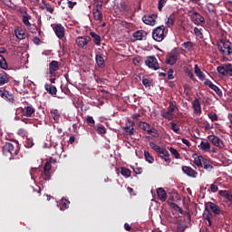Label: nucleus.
Wrapping results in <instances>:
<instances>
[{
    "label": "nucleus",
    "mask_w": 232,
    "mask_h": 232,
    "mask_svg": "<svg viewBox=\"0 0 232 232\" xmlns=\"http://www.w3.org/2000/svg\"><path fill=\"white\" fill-rule=\"evenodd\" d=\"M210 191H212V193H217V191H218V186H217L215 184H211L210 185Z\"/></svg>",
    "instance_id": "338daca9"
},
{
    "label": "nucleus",
    "mask_w": 232,
    "mask_h": 232,
    "mask_svg": "<svg viewBox=\"0 0 232 232\" xmlns=\"http://www.w3.org/2000/svg\"><path fill=\"white\" fill-rule=\"evenodd\" d=\"M86 122L91 128H95V120L92 116L88 115L86 117Z\"/></svg>",
    "instance_id": "49530a36"
},
{
    "label": "nucleus",
    "mask_w": 232,
    "mask_h": 232,
    "mask_svg": "<svg viewBox=\"0 0 232 232\" xmlns=\"http://www.w3.org/2000/svg\"><path fill=\"white\" fill-rule=\"evenodd\" d=\"M192 158L194 159V164H196L198 168H200V166H202V160H204V157L198 156V154L194 153L192 155Z\"/></svg>",
    "instance_id": "c756f323"
},
{
    "label": "nucleus",
    "mask_w": 232,
    "mask_h": 232,
    "mask_svg": "<svg viewBox=\"0 0 232 232\" xmlns=\"http://www.w3.org/2000/svg\"><path fill=\"white\" fill-rule=\"evenodd\" d=\"M93 130H95L99 135H105L106 133V128L103 125L95 126Z\"/></svg>",
    "instance_id": "79ce46f5"
},
{
    "label": "nucleus",
    "mask_w": 232,
    "mask_h": 232,
    "mask_svg": "<svg viewBox=\"0 0 232 232\" xmlns=\"http://www.w3.org/2000/svg\"><path fill=\"white\" fill-rule=\"evenodd\" d=\"M60 205L63 209H68V208H70V200L63 198L60 201Z\"/></svg>",
    "instance_id": "a18cd8bd"
},
{
    "label": "nucleus",
    "mask_w": 232,
    "mask_h": 232,
    "mask_svg": "<svg viewBox=\"0 0 232 232\" xmlns=\"http://www.w3.org/2000/svg\"><path fill=\"white\" fill-rule=\"evenodd\" d=\"M44 90H45V92H47V93H49L53 97H55V95H57V87H55V85H52L50 83H45Z\"/></svg>",
    "instance_id": "aec40b11"
},
{
    "label": "nucleus",
    "mask_w": 232,
    "mask_h": 232,
    "mask_svg": "<svg viewBox=\"0 0 232 232\" xmlns=\"http://www.w3.org/2000/svg\"><path fill=\"white\" fill-rule=\"evenodd\" d=\"M198 148L203 151V153H211V144L208 141H201Z\"/></svg>",
    "instance_id": "a211bd4d"
},
{
    "label": "nucleus",
    "mask_w": 232,
    "mask_h": 232,
    "mask_svg": "<svg viewBox=\"0 0 232 232\" xmlns=\"http://www.w3.org/2000/svg\"><path fill=\"white\" fill-rule=\"evenodd\" d=\"M164 30H166V27H164V25H160L152 31V38L154 41H157L158 43L164 41Z\"/></svg>",
    "instance_id": "39448f33"
},
{
    "label": "nucleus",
    "mask_w": 232,
    "mask_h": 232,
    "mask_svg": "<svg viewBox=\"0 0 232 232\" xmlns=\"http://www.w3.org/2000/svg\"><path fill=\"white\" fill-rule=\"evenodd\" d=\"M212 90L217 93V95L218 97H222L223 93H222V90H220V88H218V86L214 85V87L212 88Z\"/></svg>",
    "instance_id": "13d9d810"
},
{
    "label": "nucleus",
    "mask_w": 232,
    "mask_h": 232,
    "mask_svg": "<svg viewBox=\"0 0 232 232\" xmlns=\"http://www.w3.org/2000/svg\"><path fill=\"white\" fill-rule=\"evenodd\" d=\"M200 168H204V169H207L208 171L213 169V166L209 164V161L206 158H203Z\"/></svg>",
    "instance_id": "2f4dec72"
},
{
    "label": "nucleus",
    "mask_w": 232,
    "mask_h": 232,
    "mask_svg": "<svg viewBox=\"0 0 232 232\" xmlns=\"http://www.w3.org/2000/svg\"><path fill=\"white\" fill-rule=\"evenodd\" d=\"M169 124H170L171 130H172V131H174V133H179V131H180V126H179L177 123L170 122Z\"/></svg>",
    "instance_id": "864d4df0"
},
{
    "label": "nucleus",
    "mask_w": 232,
    "mask_h": 232,
    "mask_svg": "<svg viewBox=\"0 0 232 232\" xmlns=\"http://www.w3.org/2000/svg\"><path fill=\"white\" fill-rule=\"evenodd\" d=\"M168 204L172 208V209H174V211L180 213V215H184V210H182V208L177 205V203L168 201Z\"/></svg>",
    "instance_id": "72a5a7b5"
},
{
    "label": "nucleus",
    "mask_w": 232,
    "mask_h": 232,
    "mask_svg": "<svg viewBox=\"0 0 232 232\" xmlns=\"http://www.w3.org/2000/svg\"><path fill=\"white\" fill-rule=\"evenodd\" d=\"M157 195L160 202H166V200H168V193L166 192V190H164V188H157Z\"/></svg>",
    "instance_id": "412c9836"
},
{
    "label": "nucleus",
    "mask_w": 232,
    "mask_h": 232,
    "mask_svg": "<svg viewBox=\"0 0 232 232\" xmlns=\"http://www.w3.org/2000/svg\"><path fill=\"white\" fill-rule=\"evenodd\" d=\"M194 34L197 37H199V39H204V34H202V31L198 29V27L194 28Z\"/></svg>",
    "instance_id": "6e6d98bb"
},
{
    "label": "nucleus",
    "mask_w": 232,
    "mask_h": 232,
    "mask_svg": "<svg viewBox=\"0 0 232 232\" xmlns=\"http://www.w3.org/2000/svg\"><path fill=\"white\" fill-rule=\"evenodd\" d=\"M204 84L206 86H208V88H210L211 90H213V88L215 87V84L213 82H211V80H206Z\"/></svg>",
    "instance_id": "0e129e2a"
},
{
    "label": "nucleus",
    "mask_w": 232,
    "mask_h": 232,
    "mask_svg": "<svg viewBox=\"0 0 232 232\" xmlns=\"http://www.w3.org/2000/svg\"><path fill=\"white\" fill-rule=\"evenodd\" d=\"M169 151L175 159H180V153H179V150H177L175 148L170 147Z\"/></svg>",
    "instance_id": "603ef678"
},
{
    "label": "nucleus",
    "mask_w": 232,
    "mask_h": 232,
    "mask_svg": "<svg viewBox=\"0 0 232 232\" xmlns=\"http://www.w3.org/2000/svg\"><path fill=\"white\" fill-rule=\"evenodd\" d=\"M209 208L211 209V211L215 214V215H220V213H222V210L220 209V207H218V205L213 203V202H209L208 203Z\"/></svg>",
    "instance_id": "bb28decb"
},
{
    "label": "nucleus",
    "mask_w": 232,
    "mask_h": 232,
    "mask_svg": "<svg viewBox=\"0 0 232 232\" xmlns=\"http://www.w3.org/2000/svg\"><path fill=\"white\" fill-rule=\"evenodd\" d=\"M44 6H42V10H46V12H49V14H53L54 9L53 7H52V5L46 3V2H43Z\"/></svg>",
    "instance_id": "58836bf2"
},
{
    "label": "nucleus",
    "mask_w": 232,
    "mask_h": 232,
    "mask_svg": "<svg viewBox=\"0 0 232 232\" xmlns=\"http://www.w3.org/2000/svg\"><path fill=\"white\" fill-rule=\"evenodd\" d=\"M22 115L30 118L35 117V108L32 105L24 107V109H22Z\"/></svg>",
    "instance_id": "4468645a"
},
{
    "label": "nucleus",
    "mask_w": 232,
    "mask_h": 232,
    "mask_svg": "<svg viewBox=\"0 0 232 232\" xmlns=\"http://www.w3.org/2000/svg\"><path fill=\"white\" fill-rule=\"evenodd\" d=\"M50 113L55 122H59L61 119V113H59V110L57 109H51Z\"/></svg>",
    "instance_id": "c85d7f7f"
},
{
    "label": "nucleus",
    "mask_w": 232,
    "mask_h": 232,
    "mask_svg": "<svg viewBox=\"0 0 232 232\" xmlns=\"http://www.w3.org/2000/svg\"><path fill=\"white\" fill-rule=\"evenodd\" d=\"M144 32L143 31H136L133 34V37L134 39H136L137 41H142V37H144Z\"/></svg>",
    "instance_id": "de8ad7c7"
},
{
    "label": "nucleus",
    "mask_w": 232,
    "mask_h": 232,
    "mask_svg": "<svg viewBox=\"0 0 232 232\" xmlns=\"http://www.w3.org/2000/svg\"><path fill=\"white\" fill-rule=\"evenodd\" d=\"M218 72L220 75L232 77V64L231 63H225L222 66H218L217 68Z\"/></svg>",
    "instance_id": "0eeeda50"
},
{
    "label": "nucleus",
    "mask_w": 232,
    "mask_h": 232,
    "mask_svg": "<svg viewBox=\"0 0 232 232\" xmlns=\"http://www.w3.org/2000/svg\"><path fill=\"white\" fill-rule=\"evenodd\" d=\"M189 16L192 23H194L195 24H204L206 23V20L198 12H190Z\"/></svg>",
    "instance_id": "1a4fd4ad"
},
{
    "label": "nucleus",
    "mask_w": 232,
    "mask_h": 232,
    "mask_svg": "<svg viewBox=\"0 0 232 232\" xmlns=\"http://www.w3.org/2000/svg\"><path fill=\"white\" fill-rule=\"evenodd\" d=\"M194 72L197 77H198L199 81H206V74L200 70L198 64H195Z\"/></svg>",
    "instance_id": "393cba45"
},
{
    "label": "nucleus",
    "mask_w": 232,
    "mask_h": 232,
    "mask_svg": "<svg viewBox=\"0 0 232 232\" xmlns=\"http://www.w3.org/2000/svg\"><path fill=\"white\" fill-rule=\"evenodd\" d=\"M42 179L43 180H50V179H52V172L48 170H43Z\"/></svg>",
    "instance_id": "c03bdc74"
},
{
    "label": "nucleus",
    "mask_w": 232,
    "mask_h": 232,
    "mask_svg": "<svg viewBox=\"0 0 232 232\" xmlns=\"http://www.w3.org/2000/svg\"><path fill=\"white\" fill-rule=\"evenodd\" d=\"M167 111H170L172 113H175V111H179V107H177V102H169Z\"/></svg>",
    "instance_id": "473e14b6"
},
{
    "label": "nucleus",
    "mask_w": 232,
    "mask_h": 232,
    "mask_svg": "<svg viewBox=\"0 0 232 232\" xmlns=\"http://www.w3.org/2000/svg\"><path fill=\"white\" fill-rule=\"evenodd\" d=\"M8 82H10V76H8V73L5 72H0V86L8 84Z\"/></svg>",
    "instance_id": "a878e982"
},
{
    "label": "nucleus",
    "mask_w": 232,
    "mask_h": 232,
    "mask_svg": "<svg viewBox=\"0 0 232 232\" xmlns=\"http://www.w3.org/2000/svg\"><path fill=\"white\" fill-rule=\"evenodd\" d=\"M208 119H210L212 122H215V121H218V116H217V113H210L208 114Z\"/></svg>",
    "instance_id": "e2e57ef3"
},
{
    "label": "nucleus",
    "mask_w": 232,
    "mask_h": 232,
    "mask_svg": "<svg viewBox=\"0 0 232 232\" xmlns=\"http://www.w3.org/2000/svg\"><path fill=\"white\" fill-rule=\"evenodd\" d=\"M140 130L143 131H147L149 135H152V137H159V130L155 128H151V125H150L148 122L140 121L139 124Z\"/></svg>",
    "instance_id": "423d86ee"
},
{
    "label": "nucleus",
    "mask_w": 232,
    "mask_h": 232,
    "mask_svg": "<svg viewBox=\"0 0 232 232\" xmlns=\"http://www.w3.org/2000/svg\"><path fill=\"white\" fill-rule=\"evenodd\" d=\"M53 30L58 39H63V37H64V26H63V24H56Z\"/></svg>",
    "instance_id": "dca6fc26"
},
{
    "label": "nucleus",
    "mask_w": 232,
    "mask_h": 232,
    "mask_svg": "<svg viewBox=\"0 0 232 232\" xmlns=\"http://www.w3.org/2000/svg\"><path fill=\"white\" fill-rule=\"evenodd\" d=\"M95 62H96L98 68H105L106 67V62L104 61V57H102V55L96 54Z\"/></svg>",
    "instance_id": "b1692460"
},
{
    "label": "nucleus",
    "mask_w": 232,
    "mask_h": 232,
    "mask_svg": "<svg viewBox=\"0 0 232 232\" xmlns=\"http://www.w3.org/2000/svg\"><path fill=\"white\" fill-rule=\"evenodd\" d=\"M175 19H177V17L175 16V13H172L169 18L168 21L166 23L167 26L169 28H171V26H173V24H175Z\"/></svg>",
    "instance_id": "f704fd0d"
},
{
    "label": "nucleus",
    "mask_w": 232,
    "mask_h": 232,
    "mask_svg": "<svg viewBox=\"0 0 232 232\" xmlns=\"http://www.w3.org/2000/svg\"><path fill=\"white\" fill-rule=\"evenodd\" d=\"M179 49L174 48L170 53H168L165 63L166 64H169L170 66H173V64H177V61H179Z\"/></svg>",
    "instance_id": "20e7f679"
},
{
    "label": "nucleus",
    "mask_w": 232,
    "mask_h": 232,
    "mask_svg": "<svg viewBox=\"0 0 232 232\" xmlns=\"http://www.w3.org/2000/svg\"><path fill=\"white\" fill-rule=\"evenodd\" d=\"M166 3H168V0H159L158 10L160 12H162V9L166 6Z\"/></svg>",
    "instance_id": "5fc2aeb1"
},
{
    "label": "nucleus",
    "mask_w": 232,
    "mask_h": 232,
    "mask_svg": "<svg viewBox=\"0 0 232 232\" xmlns=\"http://www.w3.org/2000/svg\"><path fill=\"white\" fill-rule=\"evenodd\" d=\"M0 97L5 99V101H8L9 102H14V95L10 94L8 91L0 90Z\"/></svg>",
    "instance_id": "5701e85b"
},
{
    "label": "nucleus",
    "mask_w": 232,
    "mask_h": 232,
    "mask_svg": "<svg viewBox=\"0 0 232 232\" xmlns=\"http://www.w3.org/2000/svg\"><path fill=\"white\" fill-rule=\"evenodd\" d=\"M192 106H193L194 112L197 115H200V113H202V107L200 106V102L198 101V98H196L193 101Z\"/></svg>",
    "instance_id": "4be33fe9"
},
{
    "label": "nucleus",
    "mask_w": 232,
    "mask_h": 232,
    "mask_svg": "<svg viewBox=\"0 0 232 232\" xmlns=\"http://www.w3.org/2000/svg\"><path fill=\"white\" fill-rule=\"evenodd\" d=\"M142 21L145 24L150 26H155L157 21V14H145L142 16Z\"/></svg>",
    "instance_id": "f8f14e48"
},
{
    "label": "nucleus",
    "mask_w": 232,
    "mask_h": 232,
    "mask_svg": "<svg viewBox=\"0 0 232 232\" xmlns=\"http://www.w3.org/2000/svg\"><path fill=\"white\" fill-rule=\"evenodd\" d=\"M208 139L209 142H211L214 146H217V148H222L224 146V143H222L221 140L215 135H209Z\"/></svg>",
    "instance_id": "f3484780"
},
{
    "label": "nucleus",
    "mask_w": 232,
    "mask_h": 232,
    "mask_svg": "<svg viewBox=\"0 0 232 232\" xmlns=\"http://www.w3.org/2000/svg\"><path fill=\"white\" fill-rule=\"evenodd\" d=\"M121 174L122 175V177H126V179H128L129 177H131V170L127 168H121Z\"/></svg>",
    "instance_id": "37998d69"
},
{
    "label": "nucleus",
    "mask_w": 232,
    "mask_h": 232,
    "mask_svg": "<svg viewBox=\"0 0 232 232\" xmlns=\"http://www.w3.org/2000/svg\"><path fill=\"white\" fill-rule=\"evenodd\" d=\"M0 68L3 70H8V63L3 55L0 54Z\"/></svg>",
    "instance_id": "a19ab883"
},
{
    "label": "nucleus",
    "mask_w": 232,
    "mask_h": 232,
    "mask_svg": "<svg viewBox=\"0 0 232 232\" xmlns=\"http://www.w3.org/2000/svg\"><path fill=\"white\" fill-rule=\"evenodd\" d=\"M59 70V62L53 60L49 63L50 75H55V72Z\"/></svg>",
    "instance_id": "6ab92c4d"
},
{
    "label": "nucleus",
    "mask_w": 232,
    "mask_h": 232,
    "mask_svg": "<svg viewBox=\"0 0 232 232\" xmlns=\"http://www.w3.org/2000/svg\"><path fill=\"white\" fill-rule=\"evenodd\" d=\"M219 197H222L224 202L232 204V191L231 190H219Z\"/></svg>",
    "instance_id": "9b49d317"
},
{
    "label": "nucleus",
    "mask_w": 232,
    "mask_h": 232,
    "mask_svg": "<svg viewBox=\"0 0 232 232\" xmlns=\"http://www.w3.org/2000/svg\"><path fill=\"white\" fill-rule=\"evenodd\" d=\"M205 220H208V227H211L213 221L211 219L213 218V214H211V211H209L208 208L206 209L204 215H203Z\"/></svg>",
    "instance_id": "cd10ccee"
},
{
    "label": "nucleus",
    "mask_w": 232,
    "mask_h": 232,
    "mask_svg": "<svg viewBox=\"0 0 232 232\" xmlns=\"http://www.w3.org/2000/svg\"><path fill=\"white\" fill-rule=\"evenodd\" d=\"M162 117L167 119V121H173V119H175V114L169 111H166L162 113Z\"/></svg>",
    "instance_id": "e433bc0d"
},
{
    "label": "nucleus",
    "mask_w": 232,
    "mask_h": 232,
    "mask_svg": "<svg viewBox=\"0 0 232 232\" xmlns=\"http://www.w3.org/2000/svg\"><path fill=\"white\" fill-rule=\"evenodd\" d=\"M25 148H34V139H30V138L26 139Z\"/></svg>",
    "instance_id": "4d7b16f0"
},
{
    "label": "nucleus",
    "mask_w": 232,
    "mask_h": 232,
    "mask_svg": "<svg viewBox=\"0 0 232 232\" xmlns=\"http://www.w3.org/2000/svg\"><path fill=\"white\" fill-rule=\"evenodd\" d=\"M123 130L126 135H135V121H128L125 124V127H123Z\"/></svg>",
    "instance_id": "9d476101"
},
{
    "label": "nucleus",
    "mask_w": 232,
    "mask_h": 232,
    "mask_svg": "<svg viewBox=\"0 0 232 232\" xmlns=\"http://www.w3.org/2000/svg\"><path fill=\"white\" fill-rule=\"evenodd\" d=\"M173 69H169V71H168V79H169V81H171L172 79H175V77L173 76Z\"/></svg>",
    "instance_id": "69168bd1"
},
{
    "label": "nucleus",
    "mask_w": 232,
    "mask_h": 232,
    "mask_svg": "<svg viewBox=\"0 0 232 232\" xmlns=\"http://www.w3.org/2000/svg\"><path fill=\"white\" fill-rule=\"evenodd\" d=\"M149 145L151 150L156 151V153L159 154V157H160L167 164H169L171 162V158L169 157V152L168 151V150L157 145V143L153 141H150Z\"/></svg>",
    "instance_id": "f257e3e1"
},
{
    "label": "nucleus",
    "mask_w": 232,
    "mask_h": 232,
    "mask_svg": "<svg viewBox=\"0 0 232 232\" xmlns=\"http://www.w3.org/2000/svg\"><path fill=\"white\" fill-rule=\"evenodd\" d=\"M14 34L17 39L21 40L26 38V34H24V31H23V29H17L16 31H14Z\"/></svg>",
    "instance_id": "ea45409f"
},
{
    "label": "nucleus",
    "mask_w": 232,
    "mask_h": 232,
    "mask_svg": "<svg viewBox=\"0 0 232 232\" xmlns=\"http://www.w3.org/2000/svg\"><path fill=\"white\" fill-rule=\"evenodd\" d=\"M3 153L5 155H11L10 160H15V155L19 153V150H14V144L6 142L3 147Z\"/></svg>",
    "instance_id": "7ed1b4c3"
},
{
    "label": "nucleus",
    "mask_w": 232,
    "mask_h": 232,
    "mask_svg": "<svg viewBox=\"0 0 232 232\" xmlns=\"http://www.w3.org/2000/svg\"><path fill=\"white\" fill-rule=\"evenodd\" d=\"M218 48L224 55H232V43L229 40L221 39L218 44Z\"/></svg>",
    "instance_id": "f03ea898"
},
{
    "label": "nucleus",
    "mask_w": 232,
    "mask_h": 232,
    "mask_svg": "<svg viewBox=\"0 0 232 232\" xmlns=\"http://www.w3.org/2000/svg\"><path fill=\"white\" fill-rule=\"evenodd\" d=\"M44 171H52V162L51 161H46L44 166Z\"/></svg>",
    "instance_id": "052dcab7"
},
{
    "label": "nucleus",
    "mask_w": 232,
    "mask_h": 232,
    "mask_svg": "<svg viewBox=\"0 0 232 232\" xmlns=\"http://www.w3.org/2000/svg\"><path fill=\"white\" fill-rule=\"evenodd\" d=\"M145 64L148 66V68H150L151 70H160V66L159 65V62L157 61V58L155 56H148L145 60Z\"/></svg>",
    "instance_id": "6e6552de"
},
{
    "label": "nucleus",
    "mask_w": 232,
    "mask_h": 232,
    "mask_svg": "<svg viewBox=\"0 0 232 232\" xmlns=\"http://www.w3.org/2000/svg\"><path fill=\"white\" fill-rule=\"evenodd\" d=\"M151 80L144 77L142 78V84L145 86V88H151Z\"/></svg>",
    "instance_id": "3c124183"
},
{
    "label": "nucleus",
    "mask_w": 232,
    "mask_h": 232,
    "mask_svg": "<svg viewBox=\"0 0 232 232\" xmlns=\"http://www.w3.org/2000/svg\"><path fill=\"white\" fill-rule=\"evenodd\" d=\"M90 35L92 37L94 44H96V46H101V35L97 34L95 32H91Z\"/></svg>",
    "instance_id": "7c9ffc66"
},
{
    "label": "nucleus",
    "mask_w": 232,
    "mask_h": 232,
    "mask_svg": "<svg viewBox=\"0 0 232 232\" xmlns=\"http://www.w3.org/2000/svg\"><path fill=\"white\" fill-rule=\"evenodd\" d=\"M76 5H77V2H72V1L68 2V6L71 10H73V6H75Z\"/></svg>",
    "instance_id": "774afa93"
},
{
    "label": "nucleus",
    "mask_w": 232,
    "mask_h": 232,
    "mask_svg": "<svg viewBox=\"0 0 232 232\" xmlns=\"http://www.w3.org/2000/svg\"><path fill=\"white\" fill-rule=\"evenodd\" d=\"M144 157L145 160L149 162V164H153V162H155V159H153V156L150 154V151L144 150Z\"/></svg>",
    "instance_id": "4c0bfd02"
},
{
    "label": "nucleus",
    "mask_w": 232,
    "mask_h": 232,
    "mask_svg": "<svg viewBox=\"0 0 232 232\" xmlns=\"http://www.w3.org/2000/svg\"><path fill=\"white\" fill-rule=\"evenodd\" d=\"M206 8L209 14H215V5H213V4H208Z\"/></svg>",
    "instance_id": "bf43d9fd"
},
{
    "label": "nucleus",
    "mask_w": 232,
    "mask_h": 232,
    "mask_svg": "<svg viewBox=\"0 0 232 232\" xmlns=\"http://www.w3.org/2000/svg\"><path fill=\"white\" fill-rule=\"evenodd\" d=\"M30 19H32V16L28 14V13L24 12V14L23 15V23L25 26H32Z\"/></svg>",
    "instance_id": "c9c22d12"
},
{
    "label": "nucleus",
    "mask_w": 232,
    "mask_h": 232,
    "mask_svg": "<svg viewBox=\"0 0 232 232\" xmlns=\"http://www.w3.org/2000/svg\"><path fill=\"white\" fill-rule=\"evenodd\" d=\"M183 48L188 50V52H191L193 50V44L192 42H185L182 44Z\"/></svg>",
    "instance_id": "8fccbe9b"
},
{
    "label": "nucleus",
    "mask_w": 232,
    "mask_h": 232,
    "mask_svg": "<svg viewBox=\"0 0 232 232\" xmlns=\"http://www.w3.org/2000/svg\"><path fill=\"white\" fill-rule=\"evenodd\" d=\"M181 169L185 175L191 177L192 179H197V176L198 175V172H197L195 169H193V168L189 166H183Z\"/></svg>",
    "instance_id": "2eb2a0df"
},
{
    "label": "nucleus",
    "mask_w": 232,
    "mask_h": 232,
    "mask_svg": "<svg viewBox=\"0 0 232 232\" xmlns=\"http://www.w3.org/2000/svg\"><path fill=\"white\" fill-rule=\"evenodd\" d=\"M185 72L187 73L188 77L191 79V81H195V74H193V72L191 70L187 69Z\"/></svg>",
    "instance_id": "680f3d73"
},
{
    "label": "nucleus",
    "mask_w": 232,
    "mask_h": 232,
    "mask_svg": "<svg viewBox=\"0 0 232 232\" xmlns=\"http://www.w3.org/2000/svg\"><path fill=\"white\" fill-rule=\"evenodd\" d=\"M92 42V37L90 36H79L76 39V44L80 47V48H83L84 46H87L89 43Z\"/></svg>",
    "instance_id": "ddd939ff"
},
{
    "label": "nucleus",
    "mask_w": 232,
    "mask_h": 232,
    "mask_svg": "<svg viewBox=\"0 0 232 232\" xmlns=\"http://www.w3.org/2000/svg\"><path fill=\"white\" fill-rule=\"evenodd\" d=\"M93 17L95 21H102V13L99 11V8H97L96 11L93 13Z\"/></svg>",
    "instance_id": "09e8293b"
}]
</instances>
